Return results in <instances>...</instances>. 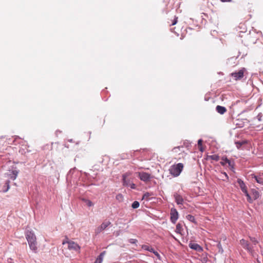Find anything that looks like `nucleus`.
<instances>
[{
	"mask_svg": "<svg viewBox=\"0 0 263 263\" xmlns=\"http://www.w3.org/2000/svg\"><path fill=\"white\" fill-rule=\"evenodd\" d=\"M110 224L111 222L110 221L103 222L101 225L96 230V233L97 234L100 233Z\"/></svg>",
	"mask_w": 263,
	"mask_h": 263,
	"instance_id": "nucleus-10",
	"label": "nucleus"
},
{
	"mask_svg": "<svg viewBox=\"0 0 263 263\" xmlns=\"http://www.w3.org/2000/svg\"><path fill=\"white\" fill-rule=\"evenodd\" d=\"M136 174L138 175L139 179L144 182L149 181L153 178L150 174L144 172H137Z\"/></svg>",
	"mask_w": 263,
	"mask_h": 263,
	"instance_id": "nucleus-4",
	"label": "nucleus"
},
{
	"mask_svg": "<svg viewBox=\"0 0 263 263\" xmlns=\"http://www.w3.org/2000/svg\"><path fill=\"white\" fill-rule=\"evenodd\" d=\"M253 178H254L256 182L260 184H263V179L261 177L253 175Z\"/></svg>",
	"mask_w": 263,
	"mask_h": 263,
	"instance_id": "nucleus-18",
	"label": "nucleus"
},
{
	"mask_svg": "<svg viewBox=\"0 0 263 263\" xmlns=\"http://www.w3.org/2000/svg\"><path fill=\"white\" fill-rule=\"evenodd\" d=\"M222 161H221V162H220V163H221V164L222 165L224 166V165H225V164H226V163H228V165H229L230 166H231V167H233V164H232L231 161L229 159H228L227 157H223L222 158Z\"/></svg>",
	"mask_w": 263,
	"mask_h": 263,
	"instance_id": "nucleus-14",
	"label": "nucleus"
},
{
	"mask_svg": "<svg viewBox=\"0 0 263 263\" xmlns=\"http://www.w3.org/2000/svg\"><path fill=\"white\" fill-rule=\"evenodd\" d=\"M217 248H218L219 249V252H220V253H222L223 250L222 249V246L221 245V243L220 242H219L218 244H217Z\"/></svg>",
	"mask_w": 263,
	"mask_h": 263,
	"instance_id": "nucleus-29",
	"label": "nucleus"
},
{
	"mask_svg": "<svg viewBox=\"0 0 263 263\" xmlns=\"http://www.w3.org/2000/svg\"><path fill=\"white\" fill-rule=\"evenodd\" d=\"M177 23V17H175L172 22V25H175Z\"/></svg>",
	"mask_w": 263,
	"mask_h": 263,
	"instance_id": "nucleus-34",
	"label": "nucleus"
},
{
	"mask_svg": "<svg viewBox=\"0 0 263 263\" xmlns=\"http://www.w3.org/2000/svg\"><path fill=\"white\" fill-rule=\"evenodd\" d=\"M221 175H223V176H221L222 180L226 181L228 180L229 177L226 172L222 173Z\"/></svg>",
	"mask_w": 263,
	"mask_h": 263,
	"instance_id": "nucleus-26",
	"label": "nucleus"
},
{
	"mask_svg": "<svg viewBox=\"0 0 263 263\" xmlns=\"http://www.w3.org/2000/svg\"><path fill=\"white\" fill-rule=\"evenodd\" d=\"M250 241L252 243L251 245H252L254 247L258 243L257 240L254 237H250Z\"/></svg>",
	"mask_w": 263,
	"mask_h": 263,
	"instance_id": "nucleus-22",
	"label": "nucleus"
},
{
	"mask_svg": "<svg viewBox=\"0 0 263 263\" xmlns=\"http://www.w3.org/2000/svg\"><path fill=\"white\" fill-rule=\"evenodd\" d=\"M106 252L103 251L98 256L94 263H102Z\"/></svg>",
	"mask_w": 263,
	"mask_h": 263,
	"instance_id": "nucleus-15",
	"label": "nucleus"
},
{
	"mask_svg": "<svg viewBox=\"0 0 263 263\" xmlns=\"http://www.w3.org/2000/svg\"><path fill=\"white\" fill-rule=\"evenodd\" d=\"M140 206V203L138 201H135L133 202L132 204V207L135 209H137L138 208H139Z\"/></svg>",
	"mask_w": 263,
	"mask_h": 263,
	"instance_id": "nucleus-23",
	"label": "nucleus"
},
{
	"mask_svg": "<svg viewBox=\"0 0 263 263\" xmlns=\"http://www.w3.org/2000/svg\"><path fill=\"white\" fill-rule=\"evenodd\" d=\"M216 110L219 114H220L221 115H223V114H224L227 111V109L224 106H220V105H217L216 107Z\"/></svg>",
	"mask_w": 263,
	"mask_h": 263,
	"instance_id": "nucleus-13",
	"label": "nucleus"
},
{
	"mask_svg": "<svg viewBox=\"0 0 263 263\" xmlns=\"http://www.w3.org/2000/svg\"><path fill=\"white\" fill-rule=\"evenodd\" d=\"M186 218L187 220H189L191 222H192L193 223H196L195 218L194 216H193V215L189 214L186 216Z\"/></svg>",
	"mask_w": 263,
	"mask_h": 263,
	"instance_id": "nucleus-19",
	"label": "nucleus"
},
{
	"mask_svg": "<svg viewBox=\"0 0 263 263\" xmlns=\"http://www.w3.org/2000/svg\"><path fill=\"white\" fill-rule=\"evenodd\" d=\"M130 175L129 173H126L122 175V183L124 186L130 187L132 189H135L136 185L130 179H127Z\"/></svg>",
	"mask_w": 263,
	"mask_h": 263,
	"instance_id": "nucleus-3",
	"label": "nucleus"
},
{
	"mask_svg": "<svg viewBox=\"0 0 263 263\" xmlns=\"http://www.w3.org/2000/svg\"><path fill=\"white\" fill-rule=\"evenodd\" d=\"M237 182L239 184V187L242 191L247 189L245 183L241 179H238L237 180Z\"/></svg>",
	"mask_w": 263,
	"mask_h": 263,
	"instance_id": "nucleus-16",
	"label": "nucleus"
},
{
	"mask_svg": "<svg viewBox=\"0 0 263 263\" xmlns=\"http://www.w3.org/2000/svg\"><path fill=\"white\" fill-rule=\"evenodd\" d=\"M68 141L70 142H72V139H69V140H68Z\"/></svg>",
	"mask_w": 263,
	"mask_h": 263,
	"instance_id": "nucleus-40",
	"label": "nucleus"
},
{
	"mask_svg": "<svg viewBox=\"0 0 263 263\" xmlns=\"http://www.w3.org/2000/svg\"><path fill=\"white\" fill-rule=\"evenodd\" d=\"M155 251V250H154V249L153 248H152V247H151L149 252L153 253V252H154Z\"/></svg>",
	"mask_w": 263,
	"mask_h": 263,
	"instance_id": "nucleus-38",
	"label": "nucleus"
},
{
	"mask_svg": "<svg viewBox=\"0 0 263 263\" xmlns=\"http://www.w3.org/2000/svg\"><path fill=\"white\" fill-rule=\"evenodd\" d=\"M151 246L148 245H144L142 246V249L144 250L149 251Z\"/></svg>",
	"mask_w": 263,
	"mask_h": 263,
	"instance_id": "nucleus-27",
	"label": "nucleus"
},
{
	"mask_svg": "<svg viewBox=\"0 0 263 263\" xmlns=\"http://www.w3.org/2000/svg\"><path fill=\"white\" fill-rule=\"evenodd\" d=\"M240 244L245 249L247 250L250 253H252L254 251V247L244 239H242L240 240Z\"/></svg>",
	"mask_w": 263,
	"mask_h": 263,
	"instance_id": "nucleus-5",
	"label": "nucleus"
},
{
	"mask_svg": "<svg viewBox=\"0 0 263 263\" xmlns=\"http://www.w3.org/2000/svg\"><path fill=\"white\" fill-rule=\"evenodd\" d=\"M210 158L212 160L218 161L219 160V157L217 155H213L210 156Z\"/></svg>",
	"mask_w": 263,
	"mask_h": 263,
	"instance_id": "nucleus-24",
	"label": "nucleus"
},
{
	"mask_svg": "<svg viewBox=\"0 0 263 263\" xmlns=\"http://www.w3.org/2000/svg\"><path fill=\"white\" fill-rule=\"evenodd\" d=\"M246 197L247 198L248 201H249V202L251 203L252 202V200L251 197L250 195H249V194H247L246 195Z\"/></svg>",
	"mask_w": 263,
	"mask_h": 263,
	"instance_id": "nucleus-31",
	"label": "nucleus"
},
{
	"mask_svg": "<svg viewBox=\"0 0 263 263\" xmlns=\"http://www.w3.org/2000/svg\"><path fill=\"white\" fill-rule=\"evenodd\" d=\"M202 143V140L201 139H199L198 141V145L199 146H201Z\"/></svg>",
	"mask_w": 263,
	"mask_h": 263,
	"instance_id": "nucleus-36",
	"label": "nucleus"
},
{
	"mask_svg": "<svg viewBox=\"0 0 263 263\" xmlns=\"http://www.w3.org/2000/svg\"><path fill=\"white\" fill-rule=\"evenodd\" d=\"M151 195V194L149 193H145L143 194L142 199H147Z\"/></svg>",
	"mask_w": 263,
	"mask_h": 263,
	"instance_id": "nucleus-28",
	"label": "nucleus"
},
{
	"mask_svg": "<svg viewBox=\"0 0 263 263\" xmlns=\"http://www.w3.org/2000/svg\"><path fill=\"white\" fill-rule=\"evenodd\" d=\"M222 2H231L232 0H220Z\"/></svg>",
	"mask_w": 263,
	"mask_h": 263,
	"instance_id": "nucleus-39",
	"label": "nucleus"
},
{
	"mask_svg": "<svg viewBox=\"0 0 263 263\" xmlns=\"http://www.w3.org/2000/svg\"><path fill=\"white\" fill-rule=\"evenodd\" d=\"M68 243V248L69 250H72L76 252H79L80 247L76 242L72 241L66 242Z\"/></svg>",
	"mask_w": 263,
	"mask_h": 263,
	"instance_id": "nucleus-6",
	"label": "nucleus"
},
{
	"mask_svg": "<svg viewBox=\"0 0 263 263\" xmlns=\"http://www.w3.org/2000/svg\"><path fill=\"white\" fill-rule=\"evenodd\" d=\"M174 197L175 199V201L178 205H182L183 203V199L180 194L177 193H175L174 194Z\"/></svg>",
	"mask_w": 263,
	"mask_h": 263,
	"instance_id": "nucleus-11",
	"label": "nucleus"
},
{
	"mask_svg": "<svg viewBox=\"0 0 263 263\" xmlns=\"http://www.w3.org/2000/svg\"><path fill=\"white\" fill-rule=\"evenodd\" d=\"M18 173V171L16 170H13L11 171H9V172H7L5 174V175L9 178V179L14 180L16 179Z\"/></svg>",
	"mask_w": 263,
	"mask_h": 263,
	"instance_id": "nucleus-8",
	"label": "nucleus"
},
{
	"mask_svg": "<svg viewBox=\"0 0 263 263\" xmlns=\"http://www.w3.org/2000/svg\"><path fill=\"white\" fill-rule=\"evenodd\" d=\"M128 242L130 243L135 244L137 242V240L136 239L131 238L129 239Z\"/></svg>",
	"mask_w": 263,
	"mask_h": 263,
	"instance_id": "nucleus-30",
	"label": "nucleus"
},
{
	"mask_svg": "<svg viewBox=\"0 0 263 263\" xmlns=\"http://www.w3.org/2000/svg\"><path fill=\"white\" fill-rule=\"evenodd\" d=\"M72 170H70L69 171V173H70L72 172Z\"/></svg>",
	"mask_w": 263,
	"mask_h": 263,
	"instance_id": "nucleus-41",
	"label": "nucleus"
},
{
	"mask_svg": "<svg viewBox=\"0 0 263 263\" xmlns=\"http://www.w3.org/2000/svg\"><path fill=\"white\" fill-rule=\"evenodd\" d=\"M189 246L191 249L196 251L200 252L202 251V248L196 243H190Z\"/></svg>",
	"mask_w": 263,
	"mask_h": 263,
	"instance_id": "nucleus-12",
	"label": "nucleus"
},
{
	"mask_svg": "<svg viewBox=\"0 0 263 263\" xmlns=\"http://www.w3.org/2000/svg\"><path fill=\"white\" fill-rule=\"evenodd\" d=\"M245 68L239 70L238 72H233L232 76L235 78L236 80H240L243 77Z\"/></svg>",
	"mask_w": 263,
	"mask_h": 263,
	"instance_id": "nucleus-9",
	"label": "nucleus"
},
{
	"mask_svg": "<svg viewBox=\"0 0 263 263\" xmlns=\"http://www.w3.org/2000/svg\"><path fill=\"white\" fill-rule=\"evenodd\" d=\"M261 117L262 115L260 114H258L257 116V118L259 121H261Z\"/></svg>",
	"mask_w": 263,
	"mask_h": 263,
	"instance_id": "nucleus-35",
	"label": "nucleus"
},
{
	"mask_svg": "<svg viewBox=\"0 0 263 263\" xmlns=\"http://www.w3.org/2000/svg\"><path fill=\"white\" fill-rule=\"evenodd\" d=\"M244 194L246 196L247 194H249L248 191H247V189H246L245 190H243V191H242Z\"/></svg>",
	"mask_w": 263,
	"mask_h": 263,
	"instance_id": "nucleus-37",
	"label": "nucleus"
},
{
	"mask_svg": "<svg viewBox=\"0 0 263 263\" xmlns=\"http://www.w3.org/2000/svg\"><path fill=\"white\" fill-rule=\"evenodd\" d=\"M83 201H85L86 204L89 206V207H90L92 205H93V203L89 200H88V199H83Z\"/></svg>",
	"mask_w": 263,
	"mask_h": 263,
	"instance_id": "nucleus-25",
	"label": "nucleus"
},
{
	"mask_svg": "<svg viewBox=\"0 0 263 263\" xmlns=\"http://www.w3.org/2000/svg\"><path fill=\"white\" fill-rule=\"evenodd\" d=\"M182 231V225L180 223H178L176 225V232L177 233L180 234L181 233V231Z\"/></svg>",
	"mask_w": 263,
	"mask_h": 263,
	"instance_id": "nucleus-20",
	"label": "nucleus"
},
{
	"mask_svg": "<svg viewBox=\"0 0 263 263\" xmlns=\"http://www.w3.org/2000/svg\"><path fill=\"white\" fill-rule=\"evenodd\" d=\"M9 183H10L9 180H8L6 181L5 185L4 186V187L6 186V187H5V189L3 190V192L5 193L8 191V190L10 188Z\"/></svg>",
	"mask_w": 263,
	"mask_h": 263,
	"instance_id": "nucleus-21",
	"label": "nucleus"
},
{
	"mask_svg": "<svg viewBox=\"0 0 263 263\" xmlns=\"http://www.w3.org/2000/svg\"><path fill=\"white\" fill-rule=\"evenodd\" d=\"M171 221L173 223H175L178 218V212L175 208H172L170 212Z\"/></svg>",
	"mask_w": 263,
	"mask_h": 263,
	"instance_id": "nucleus-7",
	"label": "nucleus"
},
{
	"mask_svg": "<svg viewBox=\"0 0 263 263\" xmlns=\"http://www.w3.org/2000/svg\"><path fill=\"white\" fill-rule=\"evenodd\" d=\"M248 143V141L246 140L242 141H235V144H236L237 149H240L242 145L246 144Z\"/></svg>",
	"mask_w": 263,
	"mask_h": 263,
	"instance_id": "nucleus-17",
	"label": "nucleus"
},
{
	"mask_svg": "<svg viewBox=\"0 0 263 263\" xmlns=\"http://www.w3.org/2000/svg\"><path fill=\"white\" fill-rule=\"evenodd\" d=\"M183 168V164L182 163H178L174 164L169 169L170 174L174 177L178 176L182 172Z\"/></svg>",
	"mask_w": 263,
	"mask_h": 263,
	"instance_id": "nucleus-2",
	"label": "nucleus"
},
{
	"mask_svg": "<svg viewBox=\"0 0 263 263\" xmlns=\"http://www.w3.org/2000/svg\"><path fill=\"white\" fill-rule=\"evenodd\" d=\"M183 148V146H177V147H175L173 148V151L175 152H177V149H179V150H180V148Z\"/></svg>",
	"mask_w": 263,
	"mask_h": 263,
	"instance_id": "nucleus-32",
	"label": "nucleus"
},
{
	"mask_svg": "<svg viewBox=\"0 0 263 263\" xmlns=\"http://www.w3.org/2000/svg\"><path fill=\"white\" fill-rule=\"evenodd\" d=\"M153 253L159 259H160V256L157 251H155L153 252Z\"/></svg>",
	"mask_w": 263,
	"mask_h": 263,
	"instance_id": "nucleus-33",
	"label": "nucleus"
},
{
	"mask_svg": "<svg viewBox=\"0 0 263 263\" xmlns=\"http://www.w3.org/2000/svg\"><path fill=\"white\" fill-rule=\"evenodd\" d=\"M26 238L30 249L34 252L37 250V242L35 235L32 230H27L25 233Z\"/></svg>",
	"mask_w": 263,
	"mask_h": 263,
	"instance_id": "nucleus-1",
	"label": "nucleus"
}]
</instances>
